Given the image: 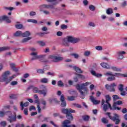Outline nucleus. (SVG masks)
I'll use <instances>...</instances> for the list:
<instances>
[{
    "label": "nucleus",
    "mask_w": 127,
    "mask_h": 127,
    "mask_svg": "<svg viewBox=\"0 0 127 127\" xmlns=\"http://www.w3.org/2000/svg\"><path fill=\"white\" fill-rule=\"evenodd\" d=\"M40 82L41 83H43L44 84H47L48 83V78H42L40 80Z\"/></svg>",
    "instance_id": "obj_28"
},
{
    "label": "nucleus",
    "mask_w": 127,
    "mask_h": 127,
    "mask_svg": "<svg viewBox=\"0 0 127 127\" xmlns=\"http://www.w3.org/2000/svg\"><path fill=\"white\" fill-rule=\"evenodd\" d=\"M68 42H70L71 43H78V42H80L81 39L80 38H74L72 36H67L65 38Z\"/></svg>",
    "instance_id": "obj_8"
},
{
    "label": "nucleus",
    "mask_w": 127,
    "mask_h": 127,
    "mask_svg": "<svg viewBox=\"0 0 127 127\" xmlns=\"http://www.w3.org/2000/svg\"><path fill=\"white\" fill-rule=\"evenodd\" d=\"M15 27L17 29H21L23 27L22 24H17L15 25Z\"/></svg>",
    "instance_id": "obj_30"
},
{
    "label": "nucleus",
    "mask_w": 127,
    "mask_h": 127,
    "mask_svg": "<svg viewBox=\"0 0 127 127\" xmlns=\"http://www.w3.org/2000/svg\"><path fill=\"white\" fill-rule=\"evenodd\" d=\"M5 114L8 116V118L7 119L8 122L11 123L16 122V114L15 112L14 113L13 115H12L11 111H6Z\"/></svg>",
    "instance_id": "obj_6"
},
{
    "label": "nucleus",
    "mask_w": 127,
    "mask_h": 127,
    "mask_svg": "<svg viewBox=\"0 0 127 127\" xmlns=\"http://www.w3.org/2000/svg\"><path fill=\"white\" fill-rule=\"evenodd\" d=\"M13 36L15 37H19V36H22V32L21 31H17L13 34Z\"/></svg>",
    "instance_id": "obj_20"
},
{
    "label": "nucleus",
    "mask_w": 127,
    "mask_h": 127,
    "mask_svg": "<svg viewBox=\"0 0 127 127\" xmlns=\"http://www.w3.org/2000/svg\"><path fill=\"white\" fill-rule=\"evenodd\" d=\"M32 38L30 37H28L27 38H25L24 39H23L21 42V43H26V42H28L29 41V40H30V39H31Z\"/></svg>",
    "instance_id": "obj_23"
},
{
    "label": "nucleus",
    "mask_w": 127,
    "mask_h": 127,
    "mask_svg": "<svg viewBox=\"0 0 127 127\" xmlns=\"http://www.w3.org/2000/svg\"><path fill=\"white\" fill-rule=\"evenodd\" d=\"M61 29H63V30H64V29H67V28H68V26L65 24H62L61 26Z\"/></svg>",
    "instance_id": "obj_43"
},
{
    "label": "nucleus",
    "mask_w": 127,
    "mask_h": 127,
    "mask_svg": "<svg viewBox=\"0 0 127 127\" xmlns=\"http://www.w3.org/2000/svg\"><path fill=\"white\" fill-rule=\"evenodd\" d=\"M115 87H117V84L115 83L111 84V85L106 84L105 85V88L109 92H115Z\"/></svg>",
    "instance_id": "obj_9"
},
{
    "label": "nucleus",
    "mask_w": 127,
    "mask_h": 127,
    "mask_svg": "<svg viewBox=\"0 0 127 127\" xmlns=\"http://www.w3.org/2000/svg\"><path fill=\"white\" fill-rule=\"evenodd\" d=\"M58 85L59 87H64V84L61 80L59 81Z\"/></svg>",
    "instance_id": "obj_47"
},
{
    "label": "nucleus",
    "mask_w": 127,
    "mask_h": 127,
    "mask_svg": "<svg viewBox=\"0 0 127 127\" xmlns=\"http://www.w3.org/2000/svg\"><path fill=\"white\" fill-rule=\"evenodd\" d=\"M90 100H91V102L94 104V105H99V104L101 102L99 100H97L95 99V98H94V96H93V95H91L90 96Z\"/></svg>",
    "instance_id": "obj_18"
},
{
    "label": "nucleus",
    "mask_w": 127,
    "mask_h": 127,
    "mask_svg": "<svg viewBox=\"0 0 127 127\" xmlns=\"http://www.w3.org/2000/svg\"><path fill=\"white\" fill-rule=\"evenodd\" d=\"M65 14L72 15V13L71 12V11H70V10H66L65 11Z\"/></svg>",
    "instance_id": "obj_61"
},
{
    "label": "nucleus",
    "mask_w": 127,
    "mask_h": 127,
    "mask_svg": "<svg viewBox=\"0 0 127 127\" xmlns=\"http://www.w3.org/2000/svg\"><path fill=\"white\" fill-rule=\"evenodd\" d=\"M49 59L52 60V61L55 62V63H57L60 61H62V60H63V57H59L55 55H51L49 56Z\"/></svg>",
    "instance_id": "obj_7"
},
{
    "label": "nucleus",
    "mask_w": 127,
    "mask_h": 127,
    "mask_svg": "<svg viewBox=\"0 0 127 127\" xmlns=\"http://www.w3.org/2000/svg\"><path fill=\"white\" fill-rule=\"evenodd\" d=\"M91 84V82H85L84 83L76 85V88L78 91H79V93H80L81 99H84L85 96H86V94H88V88L85 86H88L89 84Z\"/></svg>",
    "instance_id": "obj_1"
},
{
    "label": "nucleus",
    "mask_w": 127,
    "mask_h": 127,
    "mask_svg": "<svg viewBox=\"0 0 127 127\" xmlns=\"http://www.w3.org/2000/svg\"><path fill=\"white\" fill-rule=\"evenodd\" d=\"M121 6H122V7H123V8H124V7H126V6H127V1H124L123 2H122L121 3Z\"/></svg>",
    "instance_id": "obj_38"
},
{
    "label": "nucleus",
    "mask_w": 127,
    "mask_h": 127,
    "mask_svg": "<svg viewBox=\"0 0 127 127\" xmlns=\"http://www.w3.org/2000/svg\"><path fill=\"white\" fill-rule=\"evenodd\" d=\"M20 106L21 107V111H23V110L24 109V106H23V102H20Z\"/></svg>",
    "instance_id": "obj_59"
},
{
    "label": "nucleus",
    "mask_w": 127,
    "mask_h": 127,
    "mask_svg": "<svg viewBox=\"0 0 127 127\" xmlns=\"http://www.w3.org/2000/svg\"><path fill=\"white\" fill-rule=\"evenodd\" d=\"M83 55H84V56H85L86 57H89V56H90V55H91V52H90L89 51H86L84 52Z\"/></svg>",
    "instance_id": "obj_35"
},
{
    "label": "nucleus",
    "mask_w": 127,
    "mask_h": 127,
    "mask_svg": "<svg viewBox=\"0 0 127 127\" xmlns=\"http://www.w3.org/2000/svg\"><path fill=\"white\" fill-rule=\"evenodd\" d=\"M95 49H96V50H98V51L103 50V47L100 46H97L95 47Z\"/></svg>",
    "instance_id": "obj_52"
},
{
    "label": "nucleus",
    "mask_w": 127,
    "mask_h": 127,
    "mask_svg": "<svg viewBox=\"0 0 127 127\" xmlns=\"http://www.w3.org/2000/svg\"><path fill=\"white\" fill-rule=\"evenodd\" d=\"M89 9H90V10H91L92 11H94L95 10V9H96V7H95V6L93 5H90L89 6Z\"/></svg>",
    "instance_id": "obj_44"
},
{
    "label": "nucleus",
    "mask_w": 127,
    "mask_h": 127,
    "mask_svg": "<svg viewBox=\"0 0 127 127\" xmlns=\"http://www.w3.org/2000/svg\"><path fill=\"white\" fill-rule=\"evenodd\" d=\"M71 112H69L68 113L66 117L68 120H70V121H72L73 120V116H72V114H71Z\"/></svg>",
    "instance_id": "obj_27"
},
{
    "label": "nucleus",
    "mask_w": 127,
    "mask_h": 127,
    "mask_svg": "<svg viewBox=\"0 0 127 127\" xmlns=\"http://www.w3.org/2000/svg\"><path fill=\"white\" fill-rule=\"evenodd\" d=\"M117 105L118 104L116 103V102H114L113 107H112L111 106V107H109V108L110 109V110H117Z\"/></svg>",
    "instance_id": "obj_37"
},
{
    "label": "nucleus",
    "mask_w": 127,
    "mask_h": 127,
    "mask_svg": "<svg viewBox=\"0 0 127 127\" xmlns=\"http://www.w3.org/2000/svg\"><path fill=\"white\" fill-rule=\"evenodd\" d=\"M9 75H10V71H5L0 77V82H6V83H8L10 81H12V79L16 77V75L14 74L8 78Z\"/></svg>",
    "instance_id": "obj_2"
},
{
    "label": "nucleus",
    "mask_w": 127,
    "mask_h": 127,
    "mask_svg": "<svg viewBox=\"0 0 127 127\" xmlns=\"http://www.w3.org/2000/svg\"><path fill=\"white\" fill-rule=\"evenodd\" d=\"M57 36H62L63 35V33L61 31H58L57 33Z\"/></svg>",
    "instance_id": "obj_56"
},
{
    "label": "nucleus",
    "mask_w": 127,
    "mask_h": 127,
    "mask_svg": "<svg viewBox=\"0 0 127 127\" xmlns=\"http://www.w3.org/2000/svg\"><path fill=\"white\" fill-rule=\"evenodd\" d=\"M77 76H78V77H79V78H80V79H85V76L79 73L77 74Z\"/></svg>",
    "instance_id": "obj_63"
},
{
    "label": "nucleus",
    "mask_w": 127,
    "mask_h": 127,
    "mask_svg": "<svg viewBox=\"0 0 127 127\" xmlns=\"http://www.w3.org/2000/svg\"><path fill=\"white\" fill-rule=\"evenodd\" d=\"M60 101L61 102V107H63V108H65V107H66V106L67 105V104L66 103V101H65V95L63 94L61 96Z\"/></svg>",
    "instance_id": "obj_11"
},
{
    "label": "nucleus",
    "mask_w": 127,
    "mask_h": 127,
    "mask_svg": "<svg viewBox=\"0 0 127 127\" xmlns=\"http://www.w3.org/2000/svg\"><path fill=\"white\" fill-rule=\"evenodd\" d=\"M73 106L76 108H78V109H81L82 108V106H81V105L78 104L77 103L73 104Z\"/></svg>",
    "instance_id": "obj_53"
},
{
    "label": "nucleus",
    "mask_w": 127,
    "mask_h": 127,
    "mask_svg": "<svg viewBox=\"0 0 127 127\" xmlns=\"http://www.w3.org/2000/svg\"><path fill=\"white\" fill-rule=\"evenodd\" d=\"M111 69H112V70H113V71H115L116 72H121V68H119L116 66H112L111 67Z\"/></svg>",
    "instance_id": "obj_33"
},
{
    "label": "nucleus",
    "mask_w": 127,
    "mask_h": 127,
    "mask_svg": "<svg viewBox=\"0 0 127 127\" xmlns=\"http://www.w3.org/2000/svg\"><path fill=\"white\" fill-rule=\"evenodd\" d=\"M105 97L106 99L105 103H106V104H108L109 108H111V109H112V105H111V104H110V102L111 100V96H110V95H105Z\"/></svg>",
    "instance_id": "obj_16"
},
{
    "label": "nucleus",
    "mask_w": 127,
    "mask_h": 127,
    "mask_svg": "<svg viewBox=\"0 0 127 127\" xmlns=\"http://www.w3.org/2000/svg\"><path fill=\"white\" fill-rule=\"evenodd\" d=\"M38 43H39V45H40V46H45L46 44L43 41H39L38 42Z\"/></svg>",
    "instance_id": "obj_50"
},
{
    "label": "nucleus",
    "mask_w": 127,
    "mask_h": 127,
    "mask_svg": "<svg viewBox=\"0 0 127 127\" xmlns=\"http://www.w3.org/2000/svg\"><path fill=\"white\" fill-rule=\"evenodd\" d=\"M89 26H91V27H95L96 26V24L93 22H89L88 23Z\"/></svg>",
    "instance_id": "obj_45"
},
{
    "label": "nucleus",
    "mask_w": 127,
    "mask_h": 127,
    "mask_svg": "<svg viewBox=\"0 0 127 127\" xmlns=\"http://www.w3.org/2000/svg\"><path fill=\"white\" fill-rule=\"evenodd\" d=\"M71 122H70V121H69L68 120H65L63 124L62 127H76V126H75V125H68Z\"/></svg>",
    "instance_id": "obj_15"
},
{
    "label": "nucleus",
    "mask_w": 127,
    "mask_h": 127,
    "mask_svg": "<svg viewBox=\"0 0 127 127\" xmlns=\"http://www.w3.org/2000/svg\"><path fill=\"white\" fill-rule=\"evenodd\" d=\"M126 54V52L124 51H118L117 52V55L118 59L120 60H122V59H124V55Z\"/></svg>",
    "instance_id": "obj_12"
},
{
    "label": "nucleus",
    "mask_w": 127,
    "mask_h": 127,
    "mask_svg": "<svg viewBox=\"0 0 127 127\" xmlns=\"http://www.w3.org/2000/svg\"><path fill=\"white\" fill-rule=\"evenodd\" d=\"M100 65L103 68H105V69H110L111 65L108 64V63H101L100 64Z\"/></svg>",
    "instance_id": "obj_19"
},
{
    "label": "nucleus",
    "mask_w": 127,
    "mask_h": 127,
    "mask_svg": "<svg viewBox=\"0 0 127 127\" xmlns=\"http://www.w3.org/2000/svg\"><path fill=\"white\" fill-rule=\"evenodd\" d=\"M9 47H0V52H2L3 51H6V50H9Z\"/></svg>",
    "instance_id": "obj_24"
},
{
    "label": "nucleus",
    "mask_w": 127,
    "mask_h": 127,
    "mask_svg": "<svg viewBox=\"0 0 127 127\" xmlns=\"http://www.w3.org/2000/svg\"><path fill=\"white\" fill-rule=\"evenodd\" d=\"M30 16H34V15H36V12L34 11H31L30 12Z\"/></svg>",
    "instance_id": "obj_57"
},
{
    "label": "nucleus",
    "mask_w": 127,
    "mask_h": 127,
    "mask_svg": "<svg viewBox=\"0 0 127 127\" xmlns=\"http://www.w3.org/2000/svg\"><path fill=\"white\" fill-rule=\"evenodd\" d=\"M4 20L7 23H10L11 20L9 19V17L5 15L0 16V23Z\"/></svg>",
    "instance_id": "obj_10"
},
{
    "label": "nucleus",
    "mask_w": 127,
    "mask_h": 127,
    "mask_svg": "<svg viewBox=\"0 0 127 127\" xmlns=\"http://www.w3.org/2000/svg\"><path fill=\"white\" fill-rule=\"evenodd\" d=\"M71 56H73L75 59H78L80 56L78 54L73 53L71 54Z\"/></svg>",
    "instance_id": "obj_48"
},
{
    "label": "nucleus",
    "mask_w": 127,
    "mask_h": 127,
    "mask_svg": "<svg viewBox=\"0 0 127 127\" xmlns=\"http://www.w3.org/2000/svg\"><path fill=\"white\" fill-rule=\"evenodd\" d=\"M75 110L71 109H62V113H63V114H64L65 115H67L68 114H69V113H75Z\"/></svg>",
    "instance_id": "obj_13"
},
{
    "label": "nucleus",
    "mask_w": 127,
    "mask_h": 127,
    "mask_svg": "<svg viewBox=\"0 0 127 127\" xmlns=\"http://www.w3.org/2000/svg\"><path fill=\"white\" fill-rule=\"evenodd\" d=\"M114 11L113 10V8H108L107 9H106V13L108 15H110V14H112V13H113Z\"/></svg>",
    "instance_id": "obj_25"
},
{
    "label": "nucleus",
    "mask_w": 127,
    "mask_h": 127,
    "mask_svg": "<svg viewBox=\"0 0 127 127\" xmlns=\"http://www.w3.org/2000/svg\"><path fill=\"white\" fill-rule=\"evenodd\" d=\"M91 73L92 74V75H93V76H95V77H102L103 76V75H102V74L101 73L98 74L96 73V71H95L94 70H91Z\"/></svg>",
    "instance_id": "obj_21"
},
{
    "label": "nucleus",
    "mask_w": 127,
    "mask_h": 127,
    "mask_svg": "<svg viewBox=\"0 0 127 127\" xmlns=\"http://www.w3.org/2000/svg\"><path fill=\"white\" fill-rule=\"evenodd\" d=\"M101 122L103 124H105V125L107 124H109V121L106 118H103L101 119Z\"/></svg>",
    "instance_id": "obj_34"
},
{
    "label": "nucleus",
    "mask_w": 127,
    "mask_h": 127,
    "mask_svg": "<svg viewBox=\"0 0 127 127\" xmlns=\"http://www.w3.org/2000/svg\"><path fill=\"white\" fill-rule=\"evenodd\" d=\"M63 45L64 46H65L66 47H69V46H70V44H69V42L68 41V40H67L66 39V38L64 39V40L63 41Z\"/></svg>",
    "instance_id": "obj_22"
},
{
    "label": "nucleus",
    "mask_w": 127,
    "mask_h": 127,
    "mask_svg": "<svg viewBox=\"0 0 127 127\" xmlns=\"http://www.w3.org/2000/svg\"><path fill=\"white\" fill-rule=\"evenodd\" d=\"M68 101H74L75 100V96H67Z\"/></svg>",
    "instance_id": "obj_49"
},
{
    "label": "nucleus",
    "mask_w": 127,
    "mask_h": 127,
    "mask_svg": "<svg viewBox=\"0 0 127 127\" xmlns=\"http://www.w3.org/2000/svg\"><path fill=\"white\" fill-rule=\"evenodd\" d=\"M83 3L84 5L86 6L88 5V3H89V2L87 0H83Z\"/></svg>",
    "instance_id": "obj_62"
},
{
    "label": "nucleus",
    "mask_w": 127,
    "mask_h": 127,
    "mask_svg": "<svg viewBox=\"0 0 127 127\" xmlns=\"http://www.w3.org/2000/svg\"><path fill=\"white\" fill-rule=\"evenodd\" d=\"M107 80L109 82L115 81V80H116V77H115V76H109L107 78Z\"/></svg>",
    "instance_id": "obj_32"
},
{
    "label": "nucleus",
    "mask_w": 127,
    "mask_h": 127,
    "mask_svg": "<svg viewBox=\"0 0 127 127\" xmlns=\"http://www.w3.org/2000/svg\"><path fill=\"white\" fill-rule=\"evenodd\" d=\"M0 125L1 127H5L6 126V122L5 121H3L0 123Z\"/></svg>",
    "instance_id": "obj_60"
},
{
    "label": "nucleus",
    "mask_w": 127,
    "mask_h": 127,
    "mask_svg": "<svg viewBox=\"0 0 127 127\" xmlns=\"http://www.w3.org/2000/svg\"><path fill=\"white\" fill-rule=\"evenodd\" d=\"M23 106L25 107H28V106H29V102H27L24 103H23Z\"/></svg>",
    "instance_id": "obj_64"
},
{
    "label": "nucleus",
    "mask_w": 127,
    "mask_h": 127,
    "mask_svg": "<svg viewBox=\"0 0 127 127\" xmlns=\"http://www.w3.org/2000/svg\"><path fill=\"white\" fill-rule=\"evenodd\" d=\"M109 108H110V107L108 104H105L103 105V111H104V112H107Z\"/></svg>",
    "instance_id": "obj_31"
},
{
    "label": "nucleus",
    "mask_w": 127,
    "mask_h": 127,
    "mask_svg": "<svg viewBox=\"0 0 127 127\" xmlns=\"http://www.w3.org/2000/svg\"><path fill=\"white\" fill-rule=\"evenodd\" d=\"M31 56H33L31 59V61H33V60H36L38 59V58H41L42 57V56H37V53L33 52L30 54Z\"/></svg>",
    "instance_id": "obj_14"
},
{
    "label": "nucleus",
    "mask_w": 127,
    "mask_h": 127,
    "mask_svg": "<svg viewBox=\"0 0 127 127\" xmlns=\"http://www.w3.org/2000/svg\"><path fill=\"white\" fill-rule=\"evenodd\" d=\"M5 115V112L4 110H1L0 111V117L2 118L3 117H4V115Z\"/></svg>",
    "instance_id": "obj_39"
},
{
    "label": "nucleus",
    "mask_w": 127,
    "mask_h": 127,
    "mask_svg": "<svg viewBox=\"0 0 127 127\" xmlns=\"http://www.w3.org/2000/svg\"><path fill=\"white\" fill-rule=\"evenodd\" d=\"M42 87L43 90H40L38 88L34 86L33 88V93H38V94L40 95H43L44 97H45L46 95H47L48 90L47 89V87H46V86L43 85Z\"/></svg>",
    "instance_id": "obj_5"
},
{
    "label": "nucleus",
    "mask_w": 127,
    "mask_h": 127,
    "mask_svg": "<svg viewBox=\"0 0 127 127\" xmlns=\"http://www.w3.org/2000/svg\"><path fill=\"white\" fill-rule=\"evenodd\" d=\"M41 103L43 106H46V101L44 99H42L41 100Z\"/></svg>",
    "instance_id": "obj_58"
},
{
    "label": "nucleus",
    "mask_w": 127,
    "mask_h": 127,
    "mask_svg": "<svg viewBox=\"0 0 127 127\" xmlns=\"http://www.w3.org/2000/svg\"><path fill=\"white\" fill-rule=\"evenodd\" d=\"M39 56H42L41 58H38L39 59V61H41V62H45L44 61V59H45V55H39Z\"/></svg>",
    "instance_id": "obj_40"
},
{
    "label": "nucleus",
    "mask_w": 127,
    "mask_h": 127,
    "mask_svg": "<svg viewBox=\"0 0 127 127\" xmlns=\"http://www.w3.org/2000/svg\"><path fill=\"white\" fill-rule=\"evenodd\" d=\"M68 66L70 68H73V69L74 70H75V71H76V72H77V73H83V71H82L81 68H80L76 66H73V65H68Z\"/></svg>",
    "instance_id": "obj_17"
},
{
    "label": "nucleus",
    "mask_w": 127,
    "mask_h": 127,
    "mask_svg": "<svg viewBox=\"0 0 127 127\" xmlns=\"http://www.w3.org/2000/svg\"><path fill=\"white\" fill-rule=\"evenodd\" d=\"M104 75L109 77V76H115V74L112 71H108L105 73Z\"/></svg>",
    "instance_id": "obj_29"
},
{
    "label": "nucleus",
    "mask_w": 127,
    "mask_h": 127,
    "mask_svg": "<svg viewBox=\"0 0 127 127\" xmlns=\"http://www.w3.org/2000/svg\"><path fill=\"white\" fill-rule=\"evenodd\" d=\"M113 98L114 101H117V100L120 99V98H119V96L117 95H113Z\"/></svg>",
    "instance_id": "obj_54"
},
{
    "label": "nucleus",
    "mask_w": 127,
    "mask_h": 127,
    "mask_svg": "<svg viewBox=\"0 0 127 127\" xmlns=\"http://www.w3.org/2000/svg\"><path fill=\"white\" fill-rule=\"evenodd\" d=\"M82 119L84 121H89L90 117H89L88 116H84L82 117Z\"/></svg>",
    "instance_id": "obj_51"
},
{
    "label": "nucleus",
    "mask_w": 127,
    "mask_h": 127,
    "mask_svg": "<svg viewBox=\"0 0 127 127\" xmlns=\"http://www.w3.org/2000/svg\"><path fill=\"white\" fill-rule=\"evenodd\" d=\"M28 22H31L32 23H35V24H37V20L36 19H28L27 20Z\"/></svg>",
    "instance_id": "obj_36"
},
{
    "label": "nucleus",
    "mask_w": 127,
    "mask_h": 127,
    "mask_svg": "<svg viewBox=\"0 0 127 127\" xmlns=\"http://www.w3.org/2000/svg\"><path fill=\"white\" fill-rule=\"evenodd\" d=\"M48 2H52V4H44L39 7L40 11H43V8H51L54 9V5H57L59 3V1L57 0H46Z\"/></svg>",
    "instance_id": "obj_3"
},
{
    "label": "nucleus",
    "mask_w": 127,
    "mask_h": 127,
    "mask_svg": "<svg viewBox=\"0 0 127 127\" xmlns=\"http://www.w3.org/2000/svg\"><path fill=\"white\" fill-rule=\"evenodd\" d=\"M37 72L39 74H44V69H39L37 70Z\"/></svg>",
    "instance_id": "obj_46"
},
{
    "label": "nucleus",
    "mask_w": 127,
    "mask_h": 127,
    "mask_svg": "<svg viewBox=\"0 0 127 127\" xmlns=\"http://www.w3.org/2000/svg\"><path fill=\"white\" fill-rule=\"evenodd\" d=\"M118 89L120 92H123L124 91V85L122 84H120Z\"/></svg>",
    "instance_id": "obj_42"
},
{
    "label": "nucleus",
    "mask_w": 127,
    "mask_h": 127,
    "mask_svg": "<svg viewBox=\"0 0 127 127\" xmlns=\"http://www.w3.org/2000/svg\"><path fill=\"white\" fill-rule=\"evenodd\" d=\"M42 11H43V13L46 15H50V11L47 10H43Z\"/></svg>",
    "instance_id": "obj_41"
},
{
    "label": "nucleus",
    "mask_w": 127,
    "mask_h": 127,
    "mask_svg": "<svg viewBox=\"0 0 127 127\" xmlns=\"http://www.w3.org/2000/svg\"><path fill=\"white\" fill-rule=\"evenodd\" d=\"M30 32L29 31H26L24 33H22V36L23 37H28V36H30Z\"/></svg>",
    "instance_id": "obj_26"
},
{
    "label": "nucleus",
    "mask_w": 127,
    "mask_h": 127,
    "mask_svg": "<svg viewBox=\"0 0 127 127\" xmlns=\"http://www.w3.org/2000/svg\"><path fill=\"white\" fill-rule=\"evenodd\" d=\"M107 116H108L109 119L113 121V122H116L115 125H119L121 122V120H120V115L116 113L113 114V116L111 115V113L107 112L106 113Z\"/></svg>",
    "instance_id": "obj_4"
},
{
    "label": "nucleus",
    "mask_w": 127,
    "mask_h": 127,
    "mask_svg": "<svg viewBox=\"0 0 127 127\" xmlns=\"http://www.w3.org/2000/svg\"><path fill=\"white\" fill-rule=\"evenodd\" d=\"M17 84V81H13L10 83V85L11 86H15V85H16Z\"/></svg>",
    "instance_id": "obj_55"
}]
</instances>
